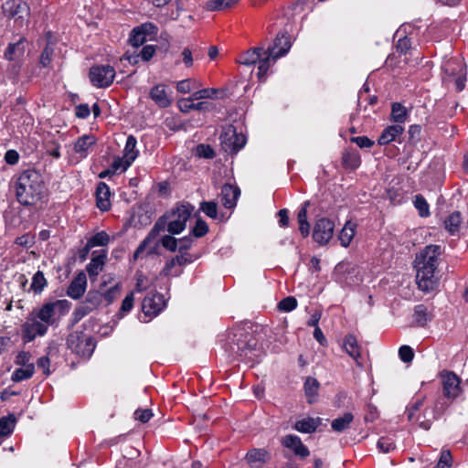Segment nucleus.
Here are the masks:
<instances>
[{
  "label": "nucleus",
  "instance_id": "nucleus-1",
  "mask_svg": "<svg viewBox=\"0 0 468 468\" xmlns=\"http://www.w3.org/2000/svg\"><path fill=\"white\" fill-rule=\"evenodd\" d=\"M69 309L70 303L67 300L48 302L33 308L20 325L22 342L27 345L37 337L45 336L48 328L58 325L61 317L67 314Z\"/></svg>",
  "mask_w": 468,
  "mask_h": 468
},
{
  "label": "nucleus",
  "instance_id": "nucleus-2",
  "mask_svg": "<svg viewBox=\"0 0 468 468\" xmlns=\"http://www.w3.org/2000/svg\"><path fill=\"white\" fill-rule=\"evenodd\" d=\"M45 186L41 175L36 170H26L16 181V197L25 207L37 205L45 196Z\"/></svg>",
  "mask_w": 468,
  "mask_h": 468
},
{
  "label": "nucleus",
  "instance_id": "nucleus-3",
  "mask_svg": "<svg viewBox=\"0 0 468 468\" xmlns=\"http://www.w3.org/2000/svg\"><path fill=\"white\" fill-rule=\"evenodd\" d=\"M232 354H235L240 360L248 364H254L259 361L261 350L257 347V341L249 334H241L237 342L230 346Z\"/></svg>",
  "mask_w": 468,
  "mask_h": 468
},
{
  "label": "nucleus",
  "instance_id": "nucleus-4",
  "mask_svg": "<svg viewBox=\"0 0 468 468\" xmlns=\"http://www.w3.org/2000/svg\"><path fill=\"white\" fill-rule=\"evenodd\" d=\"M4 14L15 19L18 27H23L27 25L30 8L28 5L22 0H7L3 5Z\"/></svg>",
  "mask_w": 468,
  "mask_h": 468
},
{
  "label": "nucleus",
  "instance_id": "nucleus-5",
  "mask_svg": "<svg viewBox=\"0 0 468 468\" xmlns=\"http://www.w3.org/2000/svg\"><path fill=\"white\" fill-rule=\"evenodd\" d=\"M441 254V247L439 245H428L416 256L415 269L437 271L439 257Z\"/></svg>",
  "mask_w": 468,
  "mask_h": 468
},
{
  "label": "nucleus",
  "instance_id": "nucleus-6",
  "mask_svg": "<svg viewBox=\"0 0 468 468\" xmlns=\"http://www.w3.org/2000/svg\"><path fill=\"white\" fill-rule=\"evenodd\" d=\"M115 74V69L111 65H94L89 70V79L92 86L103 89L112 84Z\"/></svg>",
  "mask_w": 468,
  "mask_h": 468
},
{
  "label": "nucleus",
  "instance_id": "nucleus-7",
  "mask_svg": "<svg viewBox=\"0 0 468 468\" xmlns=\"http://www.w3.org/2000/svg\"><path fill=\"white\" fill-rule=\"evenodd\" d=\"M193 210L194 207L189 204L179 205L173 209L167 223L168 232L172 234L181 233L185 229L186 221L191 217Z\"/></svg>",
  "mask_w": 468,
  "mask_h": 468
},
{
  "label": "nucleus",
  "instance_id": "nucleus-8",
  "mask_svg": "<svg viewBox=\"0 0 468 468\" xmlns=\"http://www.w3.org/2000/svg\"><path fill=\"white\" fill-rule=\"evenodd\" d=\"M137 141L133 135H129L123 149L122 157L113 160L112 167L116 172L118 170L126 171L133 161L137 158L139 151L136 149Z\"/></svg>",
  "mask_w": 468,
  "mask_h": 468
},
{
  "label": "nucleus",
  "instance_id": "nucleus-9",
  "mask_svg": "<svg viewBox=\"0 0 468 468\" xmlns=\"http://www.w3.org/2000/svg\"><path fill=\"white\" fill-rule=\"evenodd\" d=\"M219 139L222 149L228 154H236L246 144V137L238 133L233 126L224 129Z\"/></svg>",
  "mask_w": 468,
  "mask_h": 468
},
{
  "label": "nucleus",
  "instance_id": "nucleus-10",
  "mask_svg": "<svg viewBox=\"0 0 468 468\" xmlns=\"http://www.w3.org/2000/svg\"><path fill=\"white\" fill-rule=\"evenodd\" d=\"M443 69L446 74L452 77L456 86V90L461 91L465 87L466 82V67L463 59L451 58L443 65Z\"/></svg>",
  "mask_w": 468,
  "mask_h": 468
},
{
  "label": "nucleus",
  "instance_id": "nucleus-11",
  "mask_svg": "<svg viewBox=\"0 0 468 468\" xmlns=\"http://www.w3.org/2000/svg\"><path fill=\"white\" fill-rule=\"evenodd\" d=\"M335 224L332 220L322 218L317 219L313 230V239L320 245L327 244L333 238Z\"/></svg>",
  "mask_w": 468,
  "mask_h": 468
},
{
  "label": "nucleus",
  "instance_id": "nucleus-12",
  "mask_svg": "<svg viewBox=\"0 0 468 468\" xmlns=\"http://www.w3.org/2000/svg\"><path fill=\"white\" fill-rule=\"evenodd\" d=\"M67 343L73 352L83 357H90L95 348V344L92 339L84 335L79 336L70 335Z\"/></svg>",
  "mask_w": 468,
  "mask_h": 468
},
{
  "label": "nucleus",
  "instance_id": "nucleus-13",
  "mask_svg": "<svg viewBox=\"0 0 468 468\" xmlns=\"http://www.w3.org/2000/svg\"><path fill=\"white\" fill-rule=\"evenodd\" d=\"M165 306V301L163 294L158 292H150L143 301L142 310L145 316L152 318L158 315Z\"/></svg>",
  "mask_w": 468,
  "mask_h": 468
},
{
  "label": "nucleus",
  "instance_id": "nucleus-14",
  "mask_svg": "<svg viewBox=\"0 0 468 468\" xmlns=\"http://www.w3.org/2000/svg\"><path fill=\"white\" fill-rule=\"evenodd\" d=\"M416 282L419 289L423 292H431L438 287L439 280L436 277V271L416 269Z\"/></svg>",
  "mask_w": 468,
  "mask_h": 468
},
{
  "label": "nucleus",
  "instance_id": "nucleus-15",
  "mask_svg": "<svg viewBox=\"0 0 468 468\" xmlns=\"http://www.w3.org/2000/svg\"><path fill=\"white\" fill-rule=\"evenodd\" d=\"M442 378L443 393L448 399H455L461 393V379L452 371H443Z\"/></svg>",
  "mask_w": 468,
  "mask_h": 468
},
{
  "label": "nucleus",
  "instance_id": "nucleus-16",
  "mask_svg": "<svg viewBox=\"0 0 468 468\" xmlns=\"http://www.w3.org/2000/svg\"><path fill=\"white\" fill-rule=\"evenodd\" d=\"M291 47L290 36L286 32H282L277 35L272 47L268 48L266 50L274 58H280L289 52Z\"/></svg>",
  "mask_w": 468,
  "mask_h": 468
},
{
  "label": "nucleus",
  "instance_id": "nucleus-17",
  "mask_svg": "<svg viewBox=\"0 0 468 468\" xmlns=\"http://www.w3.org/2000/svg\"><path fill=\"white\" fill-rule=\"evenodd\" d=\"M107 261V251L104 250H94L91 254L90 263L86 267V271L90 279L95 280L102 271Z\"/></svg>",
  "mask_w": 468,
  "mask_h": 468
},
{
  "label": "nucleus",
  "instance_id": "nucleus-18",
  "mask_svg": "<svg viewBox=\"0 0 468 468\" xmlns=\"http://www.w3.org/2000/svg\"><path fill=\"white\" fill-rule=\"evenodd\" d=\"M423 397L414 398L409 406L406 408L405 413L408 420L410 422H416L420 428L429 430L431 428V420H420V416L416 417L415 414L418 412L423 405Z\"/></svg>",
  "mask_w": 468,
  "mask_h": 468
},
{
  "label": "nucleus",
  "instance_id": "nucleus-19",
  "mask_svg": "<svg viewBox=\"0 0 468 468\" xmlns=\"http://www.w3.org/2000/svg\"><path fill=\"white\" fill-rule=\"evenodd\" d=\"M240 190L237 186L225 184L221 187L220 201L226 208H233L237 205Z\"/></svg>",
  "mask_w": 468,
  "mask_h": 468
},
{
  "label": "nucleus",
  "instance_id": "nucleus-20",
  "mask_svg": "<svg viewBox=\"0 0 468 468\" xmlns=\"http://www.w3.org/2000/svg\"><path fill=\"white\" fill-rule=\"evenodd\" d=\"M282 444L292 450L293 453L301 458L309 456L310 452L308 448L303 445L302 440L297 435L289 434L282 439Z\"/></svg>",
  "mask_w": 468,
  "mask_h": 468
},
{
  "label": "nucleus",
  "instance_id": "nucleus-21",
  "mask_svg": "<svg viewBox=\"0 0 468 468\" xmlns=\"http://www.w3.org/2000/svg\"><path fill=\"white\" fill-rule=\"evenodd\" d=\"M111 190L104 182H99L96 187V205L101 211H108L111 208Z\"/></svg>",
  "mask_w": 468,
  "mask_h": 468
},
{
  "label": "nucleus",
  "instance_id": "nucleus-22",
  "mask_svg": "<svg viewBox=\"0 0 468 468\" xmlns=\"http://www.w3.org/2000/svg\"><path fill=\"white\" fill-rule=\"evenodd\" d=\"M193 97L183 98L178 101V107L183 112H189L192 110L198 112H207L213 109V104L208 101L194 102Z\"/></svg>",
  "mask_w": 468,
  "mask_h": 468
},
{
  "label": "nucleus",
  "instance_id": "nucleus-23",
  "mask_svg": "<svg viewBox=\"0 0 468 468\" xmlns=\"http://www.w3.org/2000/svg\"><path fill=\"white\" fill-rule=\"evenodd\" d=\"M86 286V275L83 272H80L70 282L67 294L72 299H79L84 294Z\"/></svg>",
  "mask_w": 468,
  "mask_h": 468
},
{
  "label": "nucleus",
  "instance_id": "nucleus-24",
  "mask_svg": "<svg viewBox=\"0 0 468 468\" xmlns=\"http://www.w3.org/2000/svg\"><path fill=\"white\" fill-rule=\"evenodd\" d=\"M404 132V127L400 124H393L386 127L378 139L380 145L388 144L391 142L397 141Z\"/></svg>",
  "mask_w": 468,
  "mask_h": 468
},
{
  "label": "nucleus",
  "instance_id": "nucleus-25",
  "mask_svg": "<svg viewBox=\"0 0 468 468\" xmlns=\"http://www.w3.org/2000/svg\"><path fill=\"white\" fill-rule=\"evenodd\" d=\"M150 98L161 108H166L172 103L166 87L163 84H158L151 89Z\"/></svg>",
  "mask_w": 468,
  "mask_h": 468
},
{
  "label": "nucleus",
  "instance_id": "nucleus-26",
  "mask_svg": "<svg viewBox=\"0 0 468 468\" xmlns=\"http://www.w3.org/2000/svg\"><path fill=\"white\" fill-rule=\"evenodd\" d=\"M95 143L96 138L93 135L84 134L78 138L74 144V151L80 158H85L89 154V150L95 144Z\"/></svg>",
  "mask_w": 468,
  "mask_h": 468
},
{
  "label": "nucleus",
  "instance_id": "nucleus-27",
  "mask_svg": "<svg viewBox=\"0 0 468 468\" xmlns=\"http://www.w3.org/2000/svg\"><path fill=\"white\" fill-rule=\"evenodd\" d=\"M343 348L353 359L356 360L357 365H361L359 362L361 357V348L355 335H347L344 338Z\"/></svg>",
  "mask_w": 468,
  "mask_h": 468
},
{
  "label": "nucleus",
  "instance_id": "nucleus-28",
  "mask_svg": "<svg viewBox=\"0 0 468 468\" xmlns=\"http://www.w3.org/2000/svg\"><path fill=\"white\" fill-rule=\"evenodd\" d=\"M321 418L308 417L294 423L293 429L302 433H313L321 425Z\"/></svg>",
  "mask_w": 468,
  "mask_h": 468
},
{
  "label": "nucleus",
  "instance_id": "nucleus-29",
  "mask_svg": "<svg viewBox=\"0 0 468 468\" xmlns=\"http://www.w3.org/2000/svg\"><path fill=\"white\" fill-rule=\"evenodd\" d=\"M25 41L26 38L20 37L17 42L10 43L4 53V58L10 61L22 58L25 53Z\"/></svg>",
  "mask_w": 468,
  "mask_h": 468
},
{
  "label": "nucleus",
  "instance_id": "nucleus-30",
  "mask_svg": "<svg viewBox=\"0 0 468 468\" xmlns=\"http://www.w3.org/2000/svg\"><path fill=\"white\" fill-rule=\"evenodd\" d=\"M278 58H274L272 56H271L270 52L267 50H264L262 53V56L258 60V71H257V77L260 81H265L266 74L269 70V69L276 62Z\"/></svg>",
  "mask_w": 468,
  "mask_h": 468
},
{
  "label": "nucleus",
  "instance_id": "nucleus-31",
  "mask_svg": "<svg viewBox=\"0 0 468 468\" xmlns=\"http://www.w3.org/2000/svg\"><path fill=\"white\" fill-rule=\"evenodd\" d=\"M165 225V222H163L162 219L158 220L154 228L152 229L151 232L148 234V236L145 238L144 241L141 242V244L138 246V248L135 250L133 253V259L137 260L141 258L146 249L147 244L150 242V239L152 238H154L159 234L161 230L164 229Z\"/></svg>",
  "mask_w": 468,
  "mask_h": 468
},
{
  "label": "nucleus",
  "instance_id": "nucleus-32",
  "mask_svg": "<svg viewBox=\"0 0 468 468\" xmlns=\"http://www.w3.org/2000/svg\"><path fill=\"white\" fill-rule=\"evenodd\" d=\"M320 384L316 378L308 377L304 382V393L307 402L313 404L316 402Z\"/></svg>",
  "mask_w": 468,
  "mask_h": 468
},
{
  "label": "nucleus",
  "instance_id": "nucleus-33",
  "mask_svg": "<svg viewBox=\"0 0 468 468\" xmlns=\"http://www.w3.org/2000/svg\"><path fill=\"white\" fill-rule=\"evenodd\" d=\"M432 319L431 314L424 304H418L414 308L413 322L416 325L423 327Z\"/></svg>",
  "mask_w": 468,
  "mask_h": 468
},
{
  "label": "nucleus",
  "instance_id": "nucleus-34",
  "mask_svg": "<svg viewBox=\"0 0 468 468\" xmlns=\"http://www.w3.org/2000/svg\"><path fill=\"white\" fill-rule=\"evenodd\" d=\"M264 50L262 48L250 49L239 56L238 62L245 66H251L258 62Z\"/></svg>",
  "mask_w": 468,
  "mask_h": 468
},
{
  "label": "nucleus",
  "instance_id": "nucleus-35",
  "mask_svg": "<svg viewBox=\"0 0 468 468\" xmlns=\"http://www.w3.org/2000/svg\"><path fill=\"white\" fill-rule=\"evenodd\" d=\"M356 227L355 223L347 221L341 229L338 239L343 247H347L351 243L355 236Z\"/></svg>",
  "mask_w": 468,
  "mask_h": 468
},
{
  "label": "nucleus",
  "instance_id": "nucleus-36",
  "mask_svg": "<svg viewBox=\"0 0 468 468\" xmlns=\"http://www.w3.org/2000/svg\"><path fill=\"white\" fill-rule=\"evenodd\" d=\"M268 453L262 449H252L246 454L247 462L255 467H260L266 460Z\"/></svg>",
  "mask_w": 468,
  "mask_h": 468
},
{
  "label": "nucleus",
  "instance_id": "nucleus-37",
  "mask_svg": "<svg viewBox=\"0 0 468 468\" xmlns=\"http://www.w3.org/2000/svg\"><path fill=\"white\" fill-rule=\"evenodd\" d=\"M353 420V414L350 412H346L342 417L336 418L332 421V430L336 432H342L349 428Z\"/></svg>",
  "mask_w": 468,
  "mask_h": 468
},
{
  "label": "nucleus",
  "instance_id": "nucleus-38",
  "mask_svg": "<svg viewBox=\"0 0 468 468\" xmlns=\"http://www.w3.org/2000/svg\"><path fill=\"white\" fill-rule=\"evenodd\" d=\"M239 0H209L205 7L208 11H221L236 5Z\"/></svg>",
  "mask_w": 468,
  "mask_h": 468
},
{
  "label": "nucleus",
  "instance_id": "nucleus-39",
  "mask_svg": "<svg viewBox=\"0 0 468 468\" xmlns=\"http://www.w3.org/2000/svg\"><path fill=\"white\" fill-rule=\"evenodd\" d=\"M408 116L407 109L400 103L395 102L391 108V121L396 124L402 125L406 122Z\"/></svg>",
  "mask_w": 468,
  "mask_h": 468
},
{
  "label": "nucleus",
  "instance_id": "nucleus-40",
  "mask_svg": "<svg viewBox=\"0 0 468 468\" xmlns=\"http://www.w3.org/2000/svg\"><path fill=\"white\" fill-rule=\"evenodd\" d=\"M48 285V282L44 276L43 271H37L32 278L31 285L28 289L29 291H33L36 294H39L43 292L45 287Z\"/></svg>",
  "mask_w": 468,
  "mask_h": 468
},
{
  "label": "nucleus",
  "instance_id": "nucleus-41",
  "mask_svg": "<svg viewBox=\"0 0 468 468\" xmlns=\"http://www.w3.org/2000/svg\"><path fill=\"white\" fill-rule=\"evenodd\" d=\"M34 373L35 366H28L27 367H20L12 373L11 380L14 382H21L31 378Z\"/></svg>",
  "mask_w": 468,
  "mask_h": 468
},
{
  "label": "nucleus",
  "instance_id": "nucleus-42",
  "mask_svg": "<svg viewBox=\"0 0 468 468\" xmlns=\"http://www.w3.org/2000/svg\"><path fill=\"white\" fill-rule=\"evenodd\" d=\"M110 242V236L105 231H101L94 234L87 241V249L94 247H103Z\"/></svg>",
  "mask_w": 468,
  "mask_h": 468
},
{
  "label": "nucleus",
  "instance_id": "nucleus-43",
  "mask_svg": "<svg viewBox=\"0 0 468 468\" xmlns=\"http://www.w3.org/2000/svg\"><path fill=\"white\" fill-rule=\"evenodd\" d=\"M461 223L462 218L460 212L452 213L444 221L445 229L452 234L459 230Z\"/></svg>",
  "mask_w": 468,
  "mask_h": 468
},
{
  "label": "nucleus",
  "instance_id": "nucleus-44",
  "mask_svg": "<svg viewBox=\"0 0 468 468\" xmlns=\"http://www.w3.org/2000/svg\"><path fill=\"white\" fill-rule=\"evenodd\" d=\"M122 284L117 282L105 292H101L103 302L106 303V305L112 304L121 294Z\"/></svg>",
  "mask_w": 468,
  "mask_h": 468
},
{
  "label": "nucleus",
  "instance_id": "nucleus-45",
  "mask_svg": "<svg viewBox=\"0 0 468 468\" xmlns=\"http://www.w3.org/2000/svg\"><path fill=\"white\" fill-rule=\"evenodd\" d=\"M155 53V46L154 45H147V46H144L140 54L137 55V56H129L127 57V59L129 60L130 63H137L138 61V57H141L143 60L144 61H148L150 60L154 55Z\"/></svg>",
  "mask_w": 468,
  "mask_h": 468
},
{
  "label": "nucleus",
  "instance_id": "nucleus-46",
  "mask_svg": "<svg viewBox=\"0 0 468 468\" xmlns=\"http://www.w3.org/2000/svg\"><path fill=\"white\" fill-rule=\"evenodd\" d=\"M15 427V418L13 416L3 417L0 419V436H7L12 433Z\"/></svg>",
  "mask_w": 468,
  "mask_h": 468
},
{
  "label": "nucleus",
  "instance_id": "nucleus-47",
  "mask_svg": "<svg viewBox=\"0 0 468 468\" xmlns=\"http://www.w3.org/2000/svg\"><path fill=\"white\" fill-rule=\"evenodd\" d=\"M84 303H89L88 306L91 310H94L95 308H97L98 306L102 304V303H103L101 292H99V291L89 292Z\"/></svg>",
  "mask_w": 468,
  "mask_h": 468
},
{
  "label": "nucleus",
  "instance_id": "nucleus-48",
  "mask_svg": "<svg viewBox=\"0 0 468 468\" xmlns=\"http://www.w3.org/2000/svg\"><path fill=\"white\" fill-rule=\"evenodd\" d=\"M200 84L194 79H186L176 83V90L180 93H189L195 87H199Z\"/></svg>",
  "mask_w": 468,
  "mask_h": 468
},
{
  "label": "nucleus",
  "instance_id": "nucleus-49",
  "mask_svg": "<svg viewBox=\"0 0 468 468\" xmlns=\"http://www.w3.org/2000/svg\"><path fill=\"white\" fill-rule=\"evenodd\" d=\"M146 41L147 37L144 36V34L142 33L137 27L132 30L129 38V42L131 43L132 46L138 48L144 45Z\"/></svg>",
  "mask_w": 468,
  "mask_h": 468
},
{
  "label": "nucleus",
  "instance_id": "nucleus-50",
  "mask_svg": "<svg viewBox=\"0 0 468 468\" xmlns=\"http://www.w3.org/2000/svg\"><path fill=\"white\" fill-rule=\"evenodd\" d=\"M377 446L380 452L387 453L395 449V441L391 436H383L378 439Z\"/></svg>",
  "mask_w": 468,
  "mask_h": 468
},
{
  "label": "nucleus",
  "instance_id": "nucleus-51",
  "mask_svg": "<svg viewBox=\"0 0 468 468\" xmlns=\"http://www.w3.org/2000/svg\"><path fill=\"white\" fill-rule=\"evenodd\" d=\"M32 355L28 351H19L15 358V364L20 367H27L28 366H35L34 363L31 362Z\"/></svg>",
  "mask_w": 468,
  "mask_h": 468
},
{
  "label": "nucleus",
  "instance_id": "nucleus-52",
  "mask_svg": "<svg viewBox=\"0 0 468 468\" xmlns=\"http://www.w3.org/2000/svg\"><path fill=\"white\" fill-rule=\"evenodd\" d=\"M414 206L420 217H428L430 215L429 204L422 196L417 195L415 197Z\"/></svg>",
  "mask_w": 468,
  "mask_h": 468
},
{
  "label": "nucleus",
  "instance_id": "nucleus-53",
  "mask_svg": "<svg viewBox=\"0 0 468 468\" xmlns=\"http://www.w3.org/2000/svg\"><path fill=\"white\" fill-rule=\"evenodd\" d=\"M182 272L181 269H179V266L176 265V262L175 261V259L172 258L170 261H168L164 269L161 271V274L164 276H178Z\"/></svg>",
  "mask_w": 468,
  "mask_h": 468
},
{
  "label": "nucleus",
  "instance_id": "nucleus-54",
  "mask_svg": "<svg viewBox=\"0 0 468 468\" xmlns=\"http://www.w3.org/2000/svg\"><path fill=\"white\" fill-rule=\"evenodd\" d=\"M89 303H81L74 310L72 319L74 323L80 322L83 317L88 315L92 310L88 306Z\"/></svg>",
  "mask_w": 468,
  "mask_h": 468
},
{
  "label": "nucleus",
  "instance_id": "nucleus-55",
  "mask_svg": "<svg viewBox=\"0 0 468 468\" xmlns=\"http://www.w3.org/2000/svg\"><path fill=\"white\" fill-rule=\"evenodd\" d=\"M200 210L211 218H217L218 217V206L214 201L202 202L200 204Z\"/></svg>",
  "mask_w": 468,
  "mask_h": 468
},
{
  "label": "nucleus",
  "instance_id": "nucleus-56",
  "mask_svg": "<svg viewBox=\"0 0 468 468\" xmlns=\"http://www.w3.org/2000/svg\"><path fill=\"white\" fill-rule=\"evenodd\" d=\"M452 465V457L449 450H443L434 468H450Z\"/></svg>",
  "mask_w": 468,
  "mask_h": 468
},
{
  "label": "nucleus",
  "instance_id": "nucleus-57",
  "mask_svg": "<svg viewBox=\"0 0 468 468\" xmlns=\"http://www.w3.org/2000/svg\"><path fill=\"white\" fill-rule=\"evenodd\" d=\"M343 164L346 167L355 169L359 166V156L355 153H345L343 154Z\"/></svg>",
  "mask_w": 468,
  "mask_h": 468
},
{
  "label": "nucleus",
  "instance_id": "nucleus-58",
  "mask_svg": "<svg viewBox=\"0 0 468 468\" xmlns=\"http://www.w3.org/2000/svg\"><path fill=\"white\" fill-rule=\"evenodd\" d=\"M297 307V300L292 296H288L282 299L279 304V310L282 312H291Z\"/></svg>",
  "mask_w": 468,
  "mask_h": 468
},
{
  "label": "nucleus",
  "instance_id": "nucleus-59",
  "mask_svg": "<svg viewBox=\"0 0 468 468\" xmlns=\"http://www.w3.org/2000/svg\"><path fill=\"white\" fill-rule=\"evenodd\" d=\"M196 154L198 157L211 159L215 156V151L208 144H198L196 148Z\"/></svg>",
  "mask_w": 468,
  "mask_h": 468
},
{
  "label": "nucleus",
  "instance_id": "nucleus-60",
  "mask_svg": "<svg viewBox=\"0 0 468 468\" xmlns=\"http://www.w3.org/2000/svg\"><path fill=\"white\" fill-rule=\"evenodd\" d=\"M399 356L404 363H410L414 358V351L410 346H401L399 349Z\"/></svg>",
  "mask_w": 468,
  "mask_h": 468
},
{
  "label": "nucleus",
  "instance_id": "nucleus-61",
  "mask_svg": "<svg viewBox=\"0 0 468 468\" xmlns=\"http://www.w3.org/2000/svg\"><path fill=\"white\" fill-rule=\"evenodd\" d=\"M207 231H208L207 224L202 219H197L196 222V225L192 229L191 232L194 237L201 238V237L205 236L207 233Z\"/></svg>",
  "mask_w": 468,
  "mask_h": 468
},
{
  "label": "nucleus",
  "instance_id": "nucleus-62",
  "mask_svg": "<svg viewBox=\"0 0 468 468\" xmlns=\"http://www.w3.org/2000/svg\"><path fill=\"white\" fill-rule=\"evenodd\" d=\"M54 54V48L49 47L48 45L44 48L40 55L39 63L43 68H47L50 65L52 61V57Z\"/></svg>",
  "mask_w": 468,
  "mask_h": 468
},
{
  "label": "nucleus",
  "instance_id": "nucleus-63",
  "mask_svg": "<svg viewBox=\"0 0 468 468\" xmlns=\"http://www.w3.org/2000/svg\"><path fill=\"white\" fill-rule=\"evenodd\" d=\"M217 94V90L212 88L202 89L192 93L195 100L211 99Z\"/></svg>",
  "mask_w": 468,
  "mask_h": 468
},
{
  "label": "nucleus",
  "instance_id": "nucleus-64",
  "mask_svg": "<svg viewBox=\"0 0 468 468\" xmlns=\"http://www.w3.org/2000/svg\"><path fill=\"white\" fill-rule=\"evenodd\" d=\"M134 296L133 292L128 293L122 302L120 313L123 315L129 313L133 307Z\"/></svg>",
  "mask_w": 468,
  "mask_h": 468
}]
</instances>
